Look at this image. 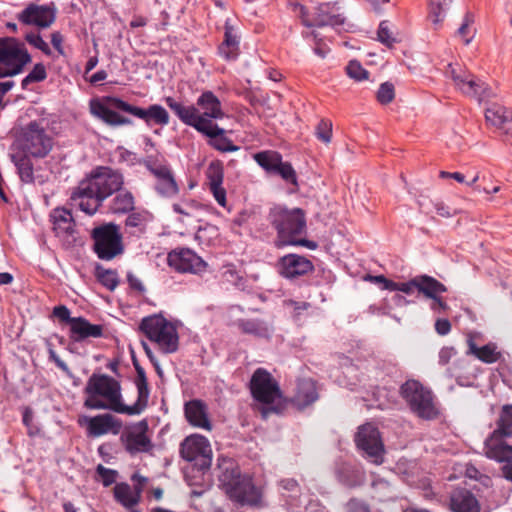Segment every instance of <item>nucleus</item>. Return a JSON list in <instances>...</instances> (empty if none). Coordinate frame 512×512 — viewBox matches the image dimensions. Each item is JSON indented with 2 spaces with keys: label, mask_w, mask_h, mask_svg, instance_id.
Returning a JSON list of instances; mask_svg holds the SVG:
<instances>
[{
  "label": "nucleus",
  "mask_w": 512,
  "mask_h": 512,
  "mask_svg": "<svg viewBox=\"0 0 512 512\" xmlns=\"http://www.w3.org/2000/svg\"><path fill=\"white\" fill-rule=\"evenodd\" d=\"M104 100L107 104L98 99H92L89 103L90 113L109 126L133 125V121L130 118L121 115L112 108L143 120L147 126L159 125L163 127L169 124V113L159 104H152L147 108H141L115 96H108Z\"/></svg>",
  "instance_id": "f257e3e1"
},
{
  "label": "nucleus",
  "mask_w": 512,
  "mask_h": 512,
  "mask_svg": "<svg viewBox=\"0 0 512 512\" xmlns=\"http://www.w3.org/2000/svg\"><path fill=\"white\" fill-rule=\"evenodd\" d=\"M123 184L124 177L120 171L98 166L72 192L71 200L81 211L91 216L98 211L106 198L120 191Z\"/></svg>",
  "instance_id": "f03ea898"
},
{
  "label": "nucleus",
  "mask_w": 512,
  "mask_h": 512,
  "mask_svg": "<svg viewBox=\"0 0 512 512\" xmlns=\"http://www.w3.org/2000/svg\"><path fill=\"white\" fill-rule=\"evenodd\" d=\"M84 407L90 410L109 409L129 416L140 415L146 407L137 398L133 405L122 401L121 384L106 374L93 373L84 388Z\"/></svg>",
  "instance_id": "7ed1b4c3"
},
{
  "label": "nucleus",
  "mask_w": 512,
  "mask_h": 512,
  "mask_svg": "<svg viewBox=\"0 0 512 512\" xmlns=\"http://www.w3.org/2000/svg\"><path fill=\"white\" fill-rule=\"evenodd\" d=\"M217 478L219 487L231 501L241 506L261 505V491L255 486L250 475L241 473L238 463L233 458L218 457Z\"/></svg>",
  "instance_id": "20e7f679"
},
{
  "label": "nucleus",
  "mask_w": 512,
  "mask_h": 512,
  "mask_svg": "<svg viewBox=\"0 0 512 512\" xmlns=\"http://www.w3.org/2000/svg\"><path fill=\"white\" fill-rule=\"evenodd\" d=\"M165 103L183 124L196 131L198 123L209 122L211 125H216L213 120L223 119L225 116L221 101L210 90L203 91L198 96L196 105H185L173 97H166Z\"/></svg>",
  "instance_id": "39448f33"
},
{
  "label": "nucleus",
  "mask_w": 512,
  "mask_h": 512,
  "mask_svg": "<svg viewBox=\"0 0 512 512\" xmlns=\"http://www.w3.org/2000/svg\"><path fill=\"white\" fill-rule=\"evenodd\" d=\"M267 220L277 232V247L287 246L289 241L306 232V216L301 208L275 205L270 208Z\"/></svg>",
  "instance_id": "423d86ee"
},
{
  "label": "nucleus",
  "mask_w": 512,
  "mask_h": 512,
  "mask_svg": "<svg viewBox=\"0 0 512 512\" xmlns=\"http://www.w3.org/2000/svg\"><path fill=\"white\" fill-rule=\"evenodd\" d=\"M139 329L150 341L156 343L163 353L177 351L179 345L177 327L161 314L144 317Z\"/></svg>",
  "instance_id": "0eeeda50"
},
{
  "label": "nucleus",
  "mask_w": 512,
  "mask_h": 512,
  "mask_svg": "<svg viewBox=\"0 0 512 512\" xmlns=\"http://www.w3.org/2000/svg\"><path fill=\"white\" fill-rule=\"evenodd\" d=\"M93 251L100 260L110 261L124 253L123 235L119 225L109 222L91 231Z\"/></svg>",
  "instance_id": "6e6552de"
},
{
  "label": "nucleus",
  "mask_w": 512,
  "mask_h": 512,
  "mask_svg": "<svg viewBox=\"0 0 512 512\" xmlns=\"http://www.w3.org/2000/svg\"><path fill=\"white\" fill-rule=\"evenodd\" d=\"M446 75L452 79L454 85L463 94L475 98L479 102L488 101L496 97L493 89L471 72L462 69L459 65L448 64Z\"/></svg>",
  "instance_id": "1a4fd4ad"
},
{
  "label": "nucleus",
  "mask_w": 512,
  "mask_h": 512,
  "mask_svg": "<svg viewBox=\"0 0 512 512\" xmlns=\"http://www.w3.org/2000/svg\"><path fill=\"white\" fill-rule=\"evenodd\" d=\"M400 395L407 402L411 411L423 419H434L438 412L433 403L429 389L417 380H407L400 387Z\"/></svg>",
  "instance_id": "9d476101"
},
{
  "label": "nucleus",
  "mask_w": 512,
  "mask_h": 512,
  "mask_svg": "<svg viewBox=\"0 0 512 512\" xmlns=\"http://www.w3.org/2000/svg\"><path fill=\"white\" fill-rule=\"evenodd\" d=\"M354 442L360 455L368 462L381 465L384 462L386 449L379 429L371 423L358 427Z\"/></svg>",
  "instance_id": "9b49d317"
},
{
  "label": "nucleus",
  "mask_w": 512,
  "mask_h": 512,
  "mask_svg": "<svg viewBox=\"0 0 512 512\" xmlns=\"http://www.w3.org/2000/svg\"><path fill=\"white\" fill-rule=\"evenodd\" d=\"M53 144V138L38 121L34 120L22 129L19 152L35 158H44L52 150Z\"/></svg>",
  "instance_id": "f8f14e48"
},
{
  "label": "nucleus",
  "mask_w": 512,
  "mask_h": 512,
  "mask_svg": "<svg viewBox=\"0 0 512 512\" xmlns=\"http://www.w3.org/2000/svg\"><path fill=\"white\" fill-rule=\"evenodd\" d=\"M142 164L156 178V192L167 198H171L178 194L179 187L175 180L171 167L166 160L159 155H147Z\"/></svg>",
  "instance_id": "ddd939ff"
},
{
  "label": "nucleus",
  "mask_w": 512,
  "mask_h": 512,
  "mask_svg": "<svg viewBox=\"0 0 512 512\" xmlns=\"http://www.w3.org/2000/svg\"><path fill=\"white\" fill-rule=\"evenodd\" d=\"M180 455L188 462H195L199 471H205L211 466V447L206 437L192 434L180 444Z\"/></svg>",
  "instance_id": "4468645a"
},
{
  "label": "nucleus",
  "mask_w": 512,
  "mask_h": 512,
  "mask_svg": "<svg viewBox=\"0 0 512 512\" xmlns=\"http://www.w3.org/2000/svg\"><path fill=\"white\" fill-rule=\"evenodd\" d=\"M249 388L252 397L265 405H272L282 394L277 381L264 368H257L250 379Z\"/></svg>",
  "instance_id": "2eb2a0df"
},
{
  "label": "nucleus",
  "mask_w": 512,
  "mask_h": 512,
  "mask_svg": "<svg viewBox=\"0 0 512 512\" xmlns=\"http://www.w3.org/2000/svg\"><path fill=\"white\" fill-rule=\"evenodd\" d=\"M169 267L179 273L202 274L207 269V263L192 249L178 247L167 255Z\"/></svg>",
  "instance_id": "dca6fc26"
},
{
  "label": "nucleus",
  "mask_w": 512,
  "mask_h": 512,
  "mask_svg": "<svg viewBox=\"0 0 512 512\" xmlns=\"http://www.w3.org/2000/svg\"><path fill=\"white\" fill-rule=\"evenodd\" d=\"M31 60V55L24 44L20 43L16 38H0V64L8 66L12 70L20 68V73H22L24 67Z\"/></svg>",
  "instance_id": "f3484780"
},
{
  "label": "nucleus",
  "mask_w": 512,
  "mask_h": 512,
  "mask_svg": "<svg viewBox=\"0 0 512 512\" xmlns=\"http://www.w3.org/2000/svg\"><path fill=\"white\" fill-rule=\"evenodd\" d=\"M80 426H86L89 437H99L108 433L117 435L122 429V421L112 414L105 413L93 417L82 416L78 419Z\"/></svg>",
  "instance_id": "a211bd4d"
},
{
  "label": "nucleus",
  "mask_w": 512,
  "mask_h": 512,
  "mask_svg": "<svg viewBox=\"0 0 512 512\" xmlns=\"http://www.w3.org/2000/svg\"><path fill=\"white\" fill-rule=\"evenodd\" d=\"M56 12L53 3L50 5L30 3L17 15V19L24 25H33L45 29L55 22Z\"/></svg>",
  "instance_id": "6ab92c4d"
},
{
  "label": "nucleus",
  "mask_w": 512,
  "mask_h": 512,
  "mask_svg": "<svg viewBox=\"0 0 512 512\" xmlns=\"http://www.w3.org/2000/svg\"><path fill=\"white\" fill-rule=\"evenodd\" d=\"M512 437V404L502 406L496 428L485 440V450L509 446L506 439Z\"/></svg>",
  "instance_id": "aec40b11"
},
{
  "label": "nucleus",
  "mask_w": 512,
  "mask_h": 512,
  "mask_svg": "<svg viewBox=\"0 0 512 512\" xmlns=\"http://www.w3.org/2000/svg\"><path fill=\"white\" fill-rule=\"evenodd\" d=\"M278 273L286 279L293 280L307 275L314 270V265L305 256L298 254H287L279 258L277 262Z\"/></svg>",
  "instance_id": "412c9836"
},
{
  "label": "nucleus",
  "mask_w": 512,
  "mask_h": 512,
  "mask_svg": "<svg viewBox=\"0 0 512 512\" xmlns=\"http://www.w3.org/2000/svg\"><path fill=\"white\" fill-rule=\"evenodd\" d=\"M137 431H129L121 435V441L125 450L135 455L137 453H148L153 449L151 439L146 435L148 424L142 420L136 426Z\"/></svg>",
  "instance_id": "4be33fe9"
},
{
  "label": "nucleus",
  "mask_w": 512,
  "mask_h": 512,
  "mask_svg": "<svg viewBox=\"0 0 512 512\" xmlns=\"http://www.w3.org/2000/svg\"><path fill=\"white\" fill-rule=\"evenodd\" d=\"M197 125V132L207 137L208 145L220 152H235L240 149L231 139L226 136V131L218 124L211 125L209 122H201Z\"/></svg>",
  "instance_id": "5701e85b"
},
{
  "label": "nucleus",
  "mask_w": 512,
  "mask_h": 512,
  "mask_svg": "<svg viewBox=\"0 0 512 512\" xmlns=\"http://www.w3.org/2000/svg\"><path fill=\"white\" fill-rule=\"evenodd\" d=\"M240 40L238 30L227 19L224 24V39L218 46V55L226 61H235L240 55Z\"/></svg>",
  "instance_id": "b1692460"
},
{
  "label": "nucleus",
  "mask_w": 512,
  "mask_h": 512,
  "mask_svg": "<svg viewBox=\"0 0 512 512\" xmlns=\"http://www.w3.org/2000/svg\"><path fill=\"white\" fill-rule=\"evenodd\" d=\"M449 508L452 512H481L478 499L465 487H457L451 491Z\"/></svg>",
  "instance_id": "393cba45"
},
{
  "label": "nucleus",
  "mask_w": 512,
  "mask_h": 512,
  "mask_svg": "<svg viewBox=\"0 0 512 512\" xmlns=\"http://www.w3.org/2000/svg\"><path fill=\"white\" fill-rule=\"evenodd\" d=\"M485 119L502 134L512 136V110L493 103L485 110Z\"/></svg>",
  "instance_id": "a878e982"
},
{
  "label": "nucleus",
  "mask_w": 512,
  "mask_h": 512,
  "mask_svg": "<svg viewBox=\"0 0 512 512\" xmlns=\"http://www.w3.org/2000/svg\"><path fill=\"white\" fill-rule=\"evenodd\" d=\"M345 17L340 12V6L337 2L321 3L314 9L315 27H338L343 25Z\"/></svg>",
  "instance_id": "bb28decb"
},
{
  "label": "nucleus",
  "mask_w": 512,
  "mask_h": 512,
  "mask_svg": "<svg viewBox=\"0 0 512 512\" xmlns=\"http://www.w3.org/2000/svg\"><path fill=\"white\" fill-rule=\"evenodd\" d=\"M184 414L187 422L197 428L210 431L212 424L208 416V407L200 399H192L185 403Z\"/></svg>",
  "instance_id": "cd10ccee"
},
{
  "label": "nucleus",
  "mask_w": 512,
  "mask_h": 512,
  "mask_svg": "<svg viewBox=\"0 0 512 512\" xmlns=\"http://www.w3.org/2000/svg\"><path fill=\"white\" fill-rule=\"evenodd\" d=\"M103 336V325L92 324L82 316L74 318L70 327L69 337L73 342H82L89 338H101Z\"/></svg>",
  "instance_id": "c85d7f7f"
},
{
  "label": "nucleus",
  "mask_w": 512,
  "mask_h": 512,
  "mask_svg": "<svg viewBox=\"0 0 512 512\" xmlns=\"http://www.w3.org/2000/svg\"><path fill=\"white\" fill-rule=\"evenodd\" d=\"M478 334L470 333L467 336L466 343H467V354L473 355L478 360L487 363L492 364L497 362L500 357L501 353L497 351V346L495 343H488L483 346H479L477 344V339H479Z\"/></svg>",
  "instance_id": "c756f323"
},
{
  "label": "nucleus",
  "mask_w": 512,
  "mask_h": 512,
  "mask_svg": "<svg viewBox=\"0 0 512 512\" xmlns=\"http://www.w3.org/2000/svg\"><path fill=\"white\" fill-rule=\"evenodd\" d=\"M53 223V230L58 237L67 239L74 238L75 221L68 209L57 207L50 214Z\"/></svg>",
  "instance_id": "7c9ffc66"
},
{
  "label": "nucleus",
  "mask_w": 512,
  "mask_h": 512,
  "mask_svg": "<svg viewBox=\"0 0 512 512\" xmlns=\"http://www.w3.org/2000/svg\"><path fill=\"white\" fill-rule=\"evenodd\" d=\"M319 399L317 384L313 379L305 378L297 382L292 403L300 410L307 408Z\"/></svg>",
  "instance_id": "2f4dec72"
},
{
  "label": "nucleus",
  "mask_w": 512,
  "mask_h": 512,
  "mask_svg": "<svg viewBox=\"0 0 512 512\" xmlns=\"http://www.w3.org/2000/svg\"><path fill=\"white\" fill-rule=\"evenodd\" d=\"M447 287L432 277L423 296L431 300L430 309L436 314H446L450 307L446 299L442 296L443 293L447 292Z\"/></svg>",
  "instance_id": "473e14b6"
},
{
  "label": "nucleus",
  "mask_w": 512,
  "mask_h": 512,
  "mask_svg": "<svg viewBox=\"0 0 512 512\" xmlns=\"http://www.w3.org/2000/svg\"><path fill=\"white\" fill-rule=\"evenodd\" d=\"M337 479L347 487L360 486L364 481L365 473L356 464L343 462L336 468Z\"/></svg>",
  "instance_id": "72a5a7b5"
},
{
  "label": "nucleus",
  "mask_w": 512,
  "mask_h": 512,
  "mask_svg": "<svg viewBox=\"0 0 512 512\" xmlns=\"http://www.w3.org/2000/svg\"><path fill=\"white\" fill-rule=\"evenodd\" d=\"M236 325L242 333L262 339H270L273 332L272 327L261 319H239Z\"/></svg>",
  "instance_id": "f704fd0d"
},
{
  "label": "nucleus",
  "mask_w": 512,
  "mask_h": 512,
  "mask_svg": "<svg viewBox=\"0 0 512 512\" xmlns=\"http://www.w3.org/2000/svg\"><path fill=\"white\" fill-rule=\"evenodd\" d=\"M485 455L489 459L503 463L501 473L505 479L512 482V445L485 450Z\"/></svg>",
  "instance_id": "c9c22d12"
},
{
  "label": "nucleus",
  "mask_w": 512,
  "mask_h": 512,
  "mask_svg": "<svg viewBox=\"0 0 512 512\" xmlns=\"http://www.w3.org/2000/svg\"><path fill=\"white\" fill-rule=\"evenodd\" d=\"M134 490L127 483H118L114 487V497L125 508H132L140 502L142 493L140 486H135Z\"/></svg>",
  "instance_id": "e433bc0d"
},
{
  "label": "nucleus",
  "mask_w": 512,
  "mask_h": 512,
  "mask_svg": "<svg viewBox=\"0 0 512 512\" xmlns=\"http://www.w3.org/2000/svg\"><path fill=\"white\" fill-rule=\"evenodd\" d=\"M432 276L427 274L417 275L406 282H394L391 291H400L407 295L413 294L417 291L419 294H424Z\"/></svg>",
  "instance_id": "4c0bfd02"
},
{
  "label": "nucleus",
  "mask_w": 512,
  "mask_h": 512,
  "mask_svg": "<svg viewBox=\"0 0 512 512\" xmlns=\"http://www.w3.org/2000/svg\"><path fill=\"white\" fill-rule=\"evenodd\" d=\"M30 157V155L21 152L11 155V160L17 168L20 180L26 184H32L35 181L34 167Z\"/></svg>",
  "instance_id": "58836bf2"
},
{
  "label": "nucleus",
  "mask_w": 512,
  "mask_h": 512,
  "mask_svg": "<svg viewBox=\"0 0 512 512\" xmlns=\"http://www.w3.org/2000/svg\"><path fill=\"white\" fill-rule=\"evenodd\" d=\"M132 363L136 371L134 384L137 389V398L139 399V402H141L147 408L150 397V388L148 385L146 372L134 354L132 355Z\"/></svg>",
  "instance_id": "ea45409f"
},
{
  "label": "nucleus",
  "mask_w": 512,
  "mask_h": 512,
  "mask_svg": "<svg viewBox=\"0 0 512 512\" xmlns=\"http://www.w3.org/2000/svg\"><path fill=\"white\" fill-rule=\"evenodd\" d=\"M135 208V198L130 191L120 190L111 200L110 211L113 214H128Z\"/></svg>",
  "instance_id": "a19ab883"
},
{
  "label": "nucleus",
  "mask_w": 512,
  "mask_h": 512,
  "mask_svg": "<svg viewBox=\"0 0 512 512\" xmlns=\"http://www.w3.org/2000/svg\"><path fill=\"white\" fill-rule=\"evenodd\" d=\"M371 487L373 489L374 498L379 501H389L396 498L394 486L385 478L374 476Z\"/></svg>",
  "instance_id": "79ce46f5"
},
{
  "label": "nucleus",
  "mask_w": 512,
  "mask_h": 512,
  "mask_svg": "<svg viewBox=\"0 0 512 512\" xmlns=\"http://www.w3.org/2000/svg\"><path fill=\"white\" fill-rule=\"evenodd\" d=\"M253 158L255 162L270 175L283 159L282 154L274 150L260 151L255 153Z\"/></svg>",
  "instance_id": "37998d69"
},
{
  "label": "nucleus",
  "mask_w": 512,
  "mask_h": 512,
  "mask_svg": "<svg viewBox=\"0 0 512 512\" xmlns=\"http://www.w3.org/2000/svg\"><path fill=\"white\" fill-rule=\"evenodd\" d=\"M94 276L98 283L109 291H114L119 284L117 271L114 269H107L101 264H96L94 268Z\"/></svg>",
  "instance_id": "c03bdc74"
},
{
  "label": "nucleus",
  "mask_w": 512,
  "mask_h": 512,
  "mask_svg": "<svg viewBox=\"0 0 512 512\" xmlns=\"http://www.w3.org/2000/svg\"><path fill=\"white\" fill-rule=\"evenodd\" d=\"M271 175L280 176L284 182L293 185L295 190L299 187L297 173L290 162L282 159Z\"/></svg>",
  "instance_id": "a18cd8bd"
},
{
  "label": "nucleus",
  "mask_w": 512,
  "mask_h": 512,
  "mask_svg": "<svg viewBox=\"0 0 512 512\" xmlns=\"http://www.w3.org/2000/svg\"><path fill=\"white\" fill-rule=\"evenodd\" d=\"M451 0H429V18L435 26L441 24Z\"/></svg>",
  "instance_id": "49530a36"
},
{
  "label": "nucleus",
  "mask_w": 512,
  "mask_h": 512,
  "mask_svg": "<svg viewBox=\"0 0 512 512\" xmlns=\"http://www.w3.org/2000/svg\"><path fill=\"white\" fill-rule=\"evenodd\" d=\"M206 177L209 187L223 184L224 169L222 163L220 161L211 162L207 168Z\"/></svg>",
  "instance_id": "de8ad7c7"
},
{
  "label": "nucleus",
  "mask_w": 512,
  "mask_h": 512,
  "mask_svg": "<svg viewBox=\"0 0 512 512\" xmlns=\"http://www.w3.org/2000/svg\"><path fill=\"white\" fill-rule=\"evenodd\" d=\"M147 215L146 211H131L128 213V216L125 219V227L126 228H137L140 232L144 231L145 225L147 223Z\"/></svg>",
  "instance_id": "09e8293b"
},
{
  "label": "nucleus",
  "mask_w": 512,
  "mask_h": 512,
  "mask_svg": "<svg viewBox=\"0 0 512 512\" xmlns=\"http://www.w3.org/2000/svg\"><path fill=\"white\" fill-rule=\"evenodd\" d=\"M474 23V16L472 13L467 12L464 16L463 23L457 30V35L461 37L464 44L468 45L475 36V31L471 30V25Z\"/></svg>",
  "instance_id": "8fccbe9b"
},
{
  "label": "nucleus",
  "mask_w": 512,
  "mask_h": 512,
  "mask_svg": "<svg viewBox=\"0 0 512 512\" xmlns=\"http://www.w3.org/2000/svg\"><path fill=\"white\" fill-rule=\"evenodd\" d=\"M346 73L350 78L356 81L365 80L369 75V72L364 69L361 63L357 60L349 61L348 65L346 66Z\"/></svg>",
  "instance_id": "3c124183"
},
{
  "label": "nucleus",
  "mask_w": 512,
  "mask_h": 512,
  "mask_svg": "<svg viewBox=\"0 0 512 512\" xmlns=\"http://www.w3.org/2000/svg\"><path fill=\"white\" fill-rule=\"evenodd\" d=\"M24 38L27 43L40 50L46 56H51L52 51L49 45L43 40L39 33L29 32Z\"/></svg>",
  "instance_id": "603ef678"
},
{
  "label": "nucleus",
  "mask_w": 512,
  "mask_h": 512,
  "mask_svg": "<svg viewBox=\"0 0 512 512\" xmlns=\"http://www.w3.org/2000/svg\"><path fill=\"white\" fill-rule=\"evenodd\" d=\"M395 97L394 85L390 82H384L377 91V100L379 103L386 105L393 101Z\"/></svg>",
  "instance_id": "864d4df0"
},
{
  "label": "nucleus",
  "mask_w": 512,
  "mask_h": 512,
  "mask_svg": "<svg viewBox=\"0 0 512 512\" xmlns=\"http://www.w3.org/2000/svg\"><path fill=\"white\" fill-rule=\"evenodd\" d=\"M96 473L99 477V481L103 484V486L108 487L115 483L116 478L118 476V472L113 469H109L99 464L96 468Z\"/></svg>",
  "instance_id": "5fc2aeb1"
},
{
  "label": "nucleus",
  "mask_w": 512,
  "mask_h": 512,
  "mask_svg": "<svg viewBox=\"0 0 512 512\" xmlns=\"http://www.w3.org/2000/svg\"><path fill=\"white\" fill-rule=\"evenodd\" d=\"M316 137L323 143H330L332 138V123L322 119L316 126Z\"/></svg>",
  "instance_id": "6e6d98bb"
},
{
  "label": "nucleus",
  "mask_w": 512,
  "mask_h": 512,
  "mask_svg": "<svg viewBox=\"0 0 512 512\" xmlns=\"http://www.w3.org/2000/svg\"><path fill=\"white\" fill-rule=\"evenodd\" d=\"M378 40L387 47H392L396 43V39L392 36L388 22L382 21L377 31Z\"/></svg>",
  "instance_id": "4d7b16f0"
},
{
  "label": "nucleus",
  "mask_w": 512,
  "mask_h": 512,
  "mask_svg": "<svg viewBox=\"0 0 512 512\" xmlns=\"http://www.w3.org/2000/svg\"><path fill=\"white\" fill-rule=\"evenodd\" d=\"M53 316L58 318L61 322L71 325L75 317H71L70 310L65 305H58L53 308Z\"/></svg>",
  "instance_id": "13d9d810"
},
{
  "label": "nucleus",
  "mask_w": 512,
  "mask_h": 512,
  "mask_svg": "<svg viewBox=\"0 0 512 512\" xmlns=\"http://www.w3.org/2000/svg\"><path fill=\"white\" fill-rule=\"evenodd\" d=\"M33 82H42L47 78V71L43 63H37L27 75Z\"/></svg>",
  "instance_id": "bf43d9fd"
},
{
  "label": "nucleus",
  "mask_w": 512,
  "mask_h": 512,
  "mask_svg": "<svg viewBox=\"0 0 512 512\" xmlns=\"http://www.w3.org/2000/svg\"><path fill=\"white\" fill-rule=\"evenodd\" d=\"M250 217V213L247 210L240 211L232 220L231 230L234 233H240L238 228L245 225Z\"/></svg>",
  "instance_id": "052dcab7"
},
{
  "label": "nucleus",
  "mask_w": 512,
  "mask_h": 512,
  "mask_svg": "<svg viewBox=\"0 0 512 512\" xmlns=\"http://www.w3.org/2000/svg\"><path fill=\"white\" fill-rule=\"evenodd\" d=\"M365 280H368L372 283L380 285L382 290H388L391 291V288L393 286V281L390 279H387L384 275H367Z\"/></svg>",
  "instance_id": "680f3d73"
},
{
  "label": "nucleus",
  "mask_w": 512,
  "mask_h": 512,
  "mask_svg": "<svg viewBox=\"0 0 512 512\" xmlns=\"http://www.w3.org/2000/svg\"><path fill=\"white\" fill-rule=\"evenodd\" d=\"M347 512H371L367 503L359 499H351L346 505Z\"/></svg>",
  "instance_id": "e2e57ef3"
},
{
  "label": "nucleus",
  "mask_w": 512,
  "mask_h": 512,
  "mask_svg": "<svg viewBox=\"0 0 512 512\" xmlns=\"http://www.w3.org/2000/svg\"><path fill=\"white\" fill-rule=\"evenodd\" d=\"M210 192L213 194L214 199L216 202L222 206L226 207L227 200H226V190L224 189L223 185H217L209 187Z\"/></svg>",
  "instance_id": "0e129e2a"
},
{
  "label": "nucleus",
  "mask_w": 512,
  "mask_h": 512,
  "mask_svg": "<svg viewBox=\"0 0 512 512\" xmlns=\"http://www.w3.org/2000/svg\"><path fill=\"white\" fill-rule=\"evenodd\" d=\"M127 282L129 284V287L132 290L137 291L138 293L142 294L145 292V286L143 285L142 281L132 272H127Z\"/></svg>",
  "instance_id": "69168bd1"
},
{
  "label": "nucleus",
  "mask_w": 512,
  "mask_h": 512,
  "mask_svg": "<svg viewBox=\"0 0 512 512\" xmlns=\"http://www.w3.org/2000/svg\"><path fill=\"white\" fill-rule=\"evenodd\" d=\"M434 327L435 331L441 336L449 334L452 328L450 321L446 318H438Z\"/></svg>",
  "instance_id": "338daca9"
},
{
  "label": "nucleus",
  "mask_w": 512,
  "mask_h": 512,
  "mask_svg": "<svg viewBox=\"0 0 512 512\" xmlns=\"http://www.w3.org/2000/svg\"><path fill=\"white\" fill-rule=\"evenodd\" d=\"M63 41L64 38L61 32L54 31L51 33V44L60 55H64Z\"/></svg>",
  "instance_id": "774afa93"
}]
</instances>
